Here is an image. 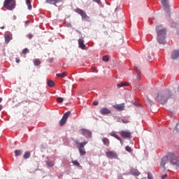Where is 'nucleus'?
<instances>
[{
    "label": "nucleus",
    "mask_w": 179,
    "mask_h": 179,
    "mask_svg": "<svg viewBox=\"0 0 179 179\" xmlns=\"http://www.w3.org/2000/svg\"><path fill=\"white\" fill-rule=\"evenodd\" d=\"M169 160L171 164L179 166V160L177 159V157L172 152L169 153L166 157H164L162 159L160 165L162 166V167H164V166H166V163H167Z\"/></svg>",
    "instance_id": "f257e3e1"
},
{
    "label": "nucleus",
    "mask_w": 179,
    "mask_h": 179,
    "mask_svg": "<svg viewBox=\"0 0 179 179\" xmlns=\"http://www.w3.org/2000/svg\"><path fill=\"white\" fill-rule=\"evenodd\" d=\"M156 31L158 34L157 40L160 44H166V29L163 26H157Z\"/></svg>",
    "instance_id": "f03ea898"
},
{
    "label": "nucleus",
    "mask_w": 179,
    "mask_h": 179,
    "mask_svg": "<svg viewBox=\"0 0 179 179\" xmlns=\"http://www.w3.org/2000/svg\"><path fill=\"white\" fill-rule=\"evenodd\" d=\"M169 99H171V92L170 90H166L160 92L157 96V101L158 103H160V104H166Z\"/></svg>",
    "instance_id": "7ed1b4c3"
},
{
    "label": "nucleus",
    "mask_w": 179,
    "mask_h": 179,
    "mask_svg": "<svg viewBox=\"0 0 179 179\" xmlns=\"http://www.w3.org/2000/svg\"><path fill=\"white\" fill-rule=\"evenodd\" d=\"M3 6L8 10H13L16 8V0H5Z\"/></svg>",
    "instance_id": "20e7f679"
},
{
    "label": "nucleus",
    "mask_w": 179,
    "mask_h": 179,
    "mask_svg": "<svg viewBox=\"0 0 179 179\" xmlns=\"http://www.w3.org/2000/svg\"><path fill=\"white\" fill-rule=\"evenodd\" d=\"M77 148L81 156H85L86 155V150H85V146L87 145V141H84L83 143L76 142Z\"/></svg>",
    "instance_id": "39448f33"
},
{
    "label": "nucleus",
    "mask_w": 179,
    "mask_h": 179,
    "mask_svg": "<svg viewBox=\"0 0 179 179\" xmlns=\"http://www.w3.org/2000/svg\"><path fill=\"white\" fill-rule=\"evenodd\" d=\"M75 12L76 13H78V15H80L82 17V20H84L85 22H90V17L86 14V12L85 10L80 9V8H76L75 10Z\"/></svg>",
    "instance_id": "423d86ee"
},
{
    "label": "nucleus",
    "mask_w": 179,
    "mask_h": 179,
    "mask_svg": "<svg viewBox=\"0 0 179 179\" xmlns=\"http://www.w3.org/2000/svg\"><path fill=\"white\" fill-rule=\"evenodd\" d=\"M69 115H71V111H68L64 114L62 118L59 122L60 127H64V125H65Z\"/></svg>",
    "instance_id": "0eeeda50"
},
{
    "label": "nucleus",
    "mask_w": 179,
    "mask_h": 179,
    "mask_svg": "<svg viewBox=\"0 0 179 179\" xmlns=\"http://www.w3.org/2000/svg\"><path fill=\"white\" fill-rule=\"evenodd\" d=\"M79 132L81 135H83V136H85L87 138H92V131L88 129H82L79 131Z\"/></svg>",
    "instance_id": "6e6552de"
},
{
    "label": "nucleus",
    "mask_w": 179,
    "mask_h": 179,
    "mask_svg": "<svg viewBox=\"0 0 179 179\" xmlns=\"http://www.w3.org/2000/svg\"><path fill=\"white\" fill-rule=\"evenodd\" d=\"M106 155L108 159H118V155L115 151H107L106 152Z\"/></svg>",
    "instance_id": "1a4fd4ad"
},
{
    "label": "nucleus",
    "mask_w": 179,
    "mask_h": 179,
    "mask_svg": "<svg viewBox=\"0 0 179 179\" xmlns=\"http://www.w3.org/2000/svg\"><path fill=\"white\" fill-rule=\"evenodd\" d=\"M119 134L122 136V138L124 139H129V138H131V132L129 131H121Z\"/></svg>",
    "instance_id": "9d476101"
},
{
    "label": "nucleus",
    "mask_w": 179,
    "mask_h": 179,
    "mask_svg": "<svg viewBox=\"0 0 179 179\" xmlns=\"http://www.w3.org/2000/svg\"><path fill=\"white\" fill-rule=\"evenodd\" d=\"M113 107L115 108V110H117V111H124V110H125V103L115 104L113 105Z\"/></svg>",
    "instance_id": "9b49d317"
},
{
    "label": "nucleus",
    "mask_w": 179,
    "mask_h": 179,
    "mask_svg": "<svg viewBox=\"0 0 179 179\" xmlns=\"http://www.w3.org/2000/svg\"><path fill=\"white\" fill-rule=\"evenodd\" d=\"M78 45L79 48H81V50H87L86 45H85V40H83V38L78 39Z\"/></svg>",
    "instance_id": "f8f14e48"
},
{
    "label": "nucleus",
    "mask_w": 179,
    "mask_h": 179,
    "mask_svg": "<svg viewBox=\"0 0 179 179\" xmlns=\"http://www.w3.org/2000/svg\"><path fill=\"white\" fill-rule=\"evenodd\" d=\"M161 3L164 6L165 10H170V6H169V0H161Z\"/></svg>",
    "instance_id": "ddd939ff"
},
{
    "label": "nucleus",
    "mask_w": 179,
    "mask_h": 179,
    "mask_svg": "<svg viewBox=\"0 0 179 179\" xmlns=\"http://www.w3.org/2000/svg\"><path fill=\"white\" fill-rule=\"evenodd\" d=\"M109 135L110 136H113V138H115V139H117V141H120L121 145H123L122 139H121V138H120V136H118V135L117 134V133L115 131L110 132L109 134Z\"/></svg>",
    "instance_id": "4468645a"
},
{
    "label": "nucleus",
    "mask_w": 179,
    "mask_h": 179,
    "mask_svg": "<svg viewBox=\"0 0 179 179\" xmlns=\"http://www.w3.org/2000/svg\"><path fill=\"white\" fill-rule=\"evenodd\" d=\"M100 113L102 114V115H106V114H111V110L107 108H102Z\"/></svg>",
    "instance_id": "2eb2a0df"
},
{
    "label": "nucleus",
    "mask_w": 179,
    "mask_h": 179,
    "mask_svg": "<svg viewBox=\"0 0 179 179\" xmlns=\"http://www.w3.org/2000/svg\"><path fill=\"white\" fill-rule=\"evenodd\" d=\"M179 57V50H175L172 52L171 58L172 59H176Z\"/></svg>",
    "instance_id": "dca6fc26"
},
{
    "label": "nucleus",
    "mask_w": 179,
    "mask_h": 179,
    "mask_svg": "<svg viewBox=\"0 0 179 179\" xmlns=\"http://www.w3.org/2000/svg\"><path fill=\"white\" fill-rule=\"evenodd\" d=\"M62 0H46V3H49V5H57V3H59Z\"/></svg>",
    "instance_id": "f3484780"
},
{
    "label": "nucleus",
    "mask_w": 179,
    "mask_h": 179,
    "mask_svg": "<svg viewBox=\"0 0 179 179\" xmlns=\"http://www.w3.org/2000/svg\"><path fill=\"white\" fill-rule=\"evenodd\" d=\"M134 71H136L137 73V79L138 80H141V68L138 66H135L134 67Z\"/></svg>",
    "instance_id": "a211bd4d"
},
{
    "label": "nucleus",
    "mask_w": 179,
    "mask_h": 179,
    "mask_svg": "<svg viewBox=\"0 0 179 179\" xmlns=\"http://www.w3.org/2000/svg\"><path fill=\"white\" fill-rule=\"evenodd\" d=\"M130 173L131 174V176H136L141 175V172H139V171L135 169H131L130 171Z\"/></svg>",
    "instance_id": "6ab92c4d"
},
{
    "label": "nucleus",
    "mask_w": 179,
    "mask_h": 179,
    "mask_svg": "<svg viewBox=\"0 0 179 179\" xmlns=\"http://www.w3.org/2000/svg\"><path fill=\"white\" fill-rule=\"evenodd\" d=\"M102 142L105 146H110V140L108 138H103Z\"/></svg>",
    "instance_id": "aec40b11"
},
{
    "label": "nucleus",
    "mask_w": 179,
    "mask_h": 179,
    "mask_svg": "<svg viewBox=\"0 0 179 179\" xmlns=\"http://www.w3.org/2000/svg\"><path fill=\"white\" fill-rule=\"evenodd\" d=\"M47 85L49 86V87H54V86H55V83H54V80H49L47 82Z\"/></svg>",
    "instance_id": "412c9836"
},
{
    "label": "nucleus",
    "mask_w": 179,
    "mask_h": 179,
    "mask_svg": "<svg viewBox=\"0 0 179 179\" xmlns=\"http://www.w3.org/2000/svg\"><path fill=\"white\" fill-rule=\"evenodd\" d=\"M123 86H129V83L122 82V83L117 84V87H122Z\"/></svg>",
    "instance_id": "4be33fe9"
},
{
    "label": "nucleus",
    "mask_w": 179,
    "mask_h": 179,
    "mask_svg": "<svg viewBox=\"0 0 179 179\" xmlns=\"http://www.w3.org/2000/svg\"><path fill=\"white\" fill-rule=\"evenodd\" d=\"M4 38L6 44H8V43H9V41L11 40L10 35L9 34H6Z\"/></svg>",
    "instance_id": "5701e85b"
},
{
    "label": "nucleus",
    "mask_w": 179,
    "mask_h": 179,
    "mask_svg": "<svg viewBox=\"0 0 179 179\" xmlns=\"http://www.w3.org/2000/svg\"><path fill=\"white\" fill-rule=\"evenodd\" d=\"M66 75H68V73L63 72L61 73H57L56 76H57L58 78H65V76H66Z\"/></svg>",
    "instance_id": "b1692460"
},
{
    "label": "nucleus",
    "mask_w": 179,
    "mask_h": 179,
    "mask_svg": "<svg viewBox=\"0 0 179 179\" xmlns=\"http://www.w3.org/2000/svg\"><path fill=\"white\" fill-rule=\"evenodd\" d=\"M41 64V61L40 59H35L34 61V65H35V66H38V65H40Z\"/></svg>",
    "instance_id": "393cba45"
},
{
    "label": "nucleus",
    "mask_w": 179,
    "mask_h": 179,
    "mask_svg": "<svg viewBox=\"0 0 179 179\" xmlns=\"http://www.w3.org/2000/svg\"><path fill=\"white\" fill-rule=\"evenodd\" d=\"M22 153H23V151H22V150H15V155L16 157L22 156Z\"/></svg>",
    "instance_id": "a878e982"
},
{
    "label": "nucleus",
    "mask_w": 179,
    "mask_h": 179,
    "mask_svg": "<svg viewBox=\"0 0 179 179\" xmlns=\"http://www.w3.org/2000/svg\"><path fill=\"white\" fill-rule=\"evenodd\" d=\"M31 156V153L29 151H27L24 152V155L23 156L24 159H29Z\"/></svg>",
    "instance_id": "bb28decb"
},
{
    "label": "nucleus",
    "mask_w": 179,
    "mask_h": 179,
    "mask_svg": "<svg viewBox=\"0 0 179 179\" xmlns=\"http://www.w3.org/2000/svg\"><path fill=\"white\" fill-rule=\"evenodd\" d=\"M46 164L48 167H54L55 166V162H46Z\"/></svg>",
    "instance_id": "cd10ccee"
},
{
    "label": "nucleus",
    "mask_w": 179,
    "mask_h": 179,
    "mask_svg": "<svg viewBox=\"0 0 179 179\" xmlns=\"http://www.w3.org/2000/svg\"><path fill=\"white\" fill-rule=\"evenodd\" d=\"M102 60L103 61V62H108V61H110V56L108 55H105L102 57Z\"/></svg>",
    "instance_id": "c85d7f7f"
},
{
    "label": "nucleus",
    "mask_w": 179,
    "mask_h": 179,
    "mask_svg": "<svg viewBox=\"0 0 179 179\" xmlns=\"http://www.w3.org/2000/svg\"><path fill=\"white\" fill-rule=\"evenodd\" d=\"M26 3L28 6L29 10H31V3L30 2V0H26Z\"/></svg>",
    "instance_id": "c756f323"
},
{
    "label": "nucleus",
    "mask_w": 179,
    "mask_h": 179,
    "mask_svg": "<svg viewBox=\"0 0 179 179\" xmlns=\"http://www.w3.org/2000/svg\"><path fill=\"white\" fill-rule=\"evenodd\" d=\"M73 164H74V166H77V167H80V164L79 163V162L74 160L72 161Z\"/></svg>",
    "instance_id": "7c9ffc66"
},
{
    "label": "nucleus",
    "mask_w": 179,
    "mask_h": 179,
    "mask_svg": "<svg viewBox=\"0 0 179 179\" xmlns=\"http://www.w3.org/2000/svg\"><path fill=\"white\" fill-rule=\"evenodd\" d=\"M125 150H127V152H129V153H132V148H131L129 145L126 146Z\"/></svg>",
    "instance_id": "2f4dec72"
},
{
    "label": "nucleus",
    "mask_w": 179,
    "mask_h": 179,
    "mask_svg": "<svg viewBox=\"0 0 179 179\" xmlns=\"http://www.w3.org/2000/svg\"><path fill=\"white\" fill-rule=\"evenodd\" d=\"M22 54H24V55H26V54H29V49H27V48H25L22 52Z\"/></svg>",
    "instance_id": "473e14b6"
},
{
    "label": "nucleus",
    "mask_w": 179,
    "mask_h": 179,
    "mask_svg": "<svg viewBox=\"0 0 179 179\" xmlns=\"http://www.w3.org/2000/svg\"><path fill=\"white\" fill-rule=\"evenodd\" d=\"M173 132H174L175 134H176V132H179V123H178V124H176Z\"/></svg>",
    "instance_id": "72a5a7b5"
},
{
    "label": "nucleus",
    "mask_w": 179,
    "mask_h": 179,
    "mask_svg": "<svg viewBox=\"0 0 179 179\" xmlns=\"http://www.w3.org/2000/svg\"><path fill=\"white\" fill-rule=\"evenodd\" d=\"M57 101V103H64V99L62 97H58Z\"/></svg>",
    "instance_id": "f704fd0d"
},
{
    "label": "nucleus",
    "mask_w": 179,
    "mask_h": 179,
    "mask_svg": "<svg viewBox=\"0 0 179 179\" xmlns=\"http://www.w3.org/2000/svg\"><path fill=\"white\" fill-rule=\"evenodd\" d=\"M121 121H122V122L123 124H128V123H129V120H128L127 119H122Z\"/></svg>",
    "instance_id": "c9c22d12"
},
{
    "label": "nucleus",
    "mask_w": 179,
    "mask_h": 179,
    "mask_svg": "<svg viewBox=\"0 0 179 179\" xmlns=\"http://www.w3.org/2000/svg\"><path fill=\"white\" fill-rule=\"evenodd\" d=\"M148 179H153V176L150 172H148Z\"/></svg>",
    "instance_id": "e433bc0d"
},
{
    "label": "nucleus",
    "mask_w": 179,
    "mask_h": 179,
    "mask_svg": "<svg viewBox=\"0 0 179 179\" xmlns=\"http://www.w3.org/2000/svg\"><path fill=\"white\" fill-rule=\"evenodd\" d=\"M27 37L28 38H29V40H30V39L33 38V34H29L27 35Z\"/></svg>",
    "instance_id": "4c0bfd02"
},
{
    "label": "nucleus",
    "mask_w": 179,
    "mask_h": 179,
    "mask_svg": "<svg viewBox=\"0 0 179 179\" xmlns=\"http://www.w3.org/2000/svg\"><path fill=\"white\" fill-rule=\"evenodd\" d=\"M92 1H93V2H96V3H99V4L101 3V0H92Z\"/></svg>",
    "instance_id": "58836bf2"
},
{
    "label": "nucleus",
    "mask_w": 179,
    "mask_h": 179,
    "mask_svg": "<svg viewBox=\"0 0 179 179\" xmlns=\"http://www.w3.org/2000/svg\"><path fill=\"white\" fill-rule=\"evenodd\" d=\"M93 106H99V101H94Z\"/></svg>",
    "instance_id": "ea45409f"
},
{
    "label": "nucleus",
    "mask_w": 179,
    "mask_h": 179,
    "mask_svg": "<svg viewBox=\"0 0 179 179\" xmlns=\"http://www.w3.org/2000/svg\"><path fill=\"white\" fill-rule=\"evenodd\" d=\"M27 92H29V89L25 87V90L23 91V93L27 94Z\"/></svg>",
    "instance_id": "a19ab883"
},
{
    "label": "nucleus",
    "mask_w": 179,
    "mask_h": 179,
    "mask_svg": "<svg viewBox=\"0 0 179 179\" xmlns=\"http://www.w3.org/2000/svg\"><path fill=\"white\" fill-rule=\"evenodd\" d=\"M15 62H17V64H19V62H20V59L16 58Z\"/></svg>",
    "instance_id": "79ce46f5"
},
{
    "label": "nucleus",
    "mask_w": 179,
    "mask_h": 179,
    "mask_svg": "<svg viewBox=\"0 0 179 179\" xmlns=\"http://www.w3.org/2000/svg\"><path fill=\"white\" fill-rule=\"evenodd\" d=\"M167 177V174H164V176H162V179H166Z\"/></svg>",
    "instance_id": "37998d69"
},
{
    "label": "nucleus",
    "mask_w": 179,
    "mask_h": 179,
    "mask_svg": "<svg viewBox=\"0 0 179 179\" xmlns=\"http://www.w3.org/2000/svg\"><path fill=\"white\" fill-rule=\"evenodd\" d=\"M62 66H63V68H64V69L66 68V64H63Z\"/></svg>",
    "instance_id": "c03bdc74"
},
{
    "label": "nucleus",
    "mask_w": 179,
    "mask_h": 179,
    "mask_svg": "<svg viewBox=\"0 0 179 179\" xmlns=\"http://www.w3.org/2000/svg\"><path fill=\"white\" fill-rule=\"evenodd\" d=\"M2 110V105H0V111Z\"/></svg>",
    "instance_id": "a18cd8bd"
},
{
    "label": "nucleus",
    "mask_w": 179,
    "mask_h": 179,
    "mask_svg": "<svg viewBox=\"0 0 179 179\" xmlns=\"http://www.w3.org/2000/svg\"><path fill=\"white\" fill-rule=\"evenodd\" d=\"M2 101V98H0V103Z\"/></svg>",
    "instance_id": "49530a36"
},
{
    "label": "nucleus",
    "mask_w": 179,
    "mask_h": 179,
    "mask_svg": "<svg viewBox=\"0 0 179 179\" xmlns=\"http://www.w3.org/2000/svg\"><path fill=\"white\" fill-rule=\"evenodd\" d=\"M29 86H31V83L29 84Z\"/></svg>",
    "instance_id": "de8ad7c7"
},
{
    "label": "nucleus",
    "mask_w": 179,
    "mask_h": 179,
    "mask_svg": "<svg viewBox=\"0 0 179 179\" xmlns=\"http://www.w3.org/2000/svg\"><path fill=\"white\" fill-rule=\"evenodd\" d=\"M1 29H3V27H1Z\"/></svg>",
    "instance_id": "09e8293b"
}]
</instances>
